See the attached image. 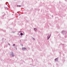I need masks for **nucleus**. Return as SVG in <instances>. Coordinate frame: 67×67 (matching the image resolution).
<instances>
[{
  "label": "nucleus",
  "mask_w": 67,
  "mask_h": 67,
  "mask_svg": "<svg viewBox=\"0 0 67 67\" xmlns=\"http://www.w3.org/2000/svg\"><path fill=\"white\" fill-rule=\"evenodd\" d=\"M49 37H48L47 38V40H49Z\"/></svg>",
  "instance_id": "obj_5"
},
{
  "label": "nucleus",
  "mask_w": 67,
  "mask_h": 67,
  "mask_svg": "<svg viewBox=\"0 0 67 67\" xmlns=\"http://www.w3.org/2000/svg\"><path fill=\"white\" fill-rule=\"evenodd\" d=\"M23 33H21V34H20V35H23Z\"/></svg>",
  "instance_id": "obj_3"
},
{
  "label": "nucleus",
  "mask_w": 67,
  "mask_h": 67,
  "mask_svg": "<svg viewBox=\"0 0 67 67\" xmlns=\"http://www.w3.org/2000/svg\"><path fill=\"white\" fill-rule=\"evenodd\" d=\"M24 49H26V48H23V50H24Z\"/></svg>",
  "instance_id": "obj_2"
},
{
  "label": "nucleus",
  "mask_w": 67,
  "mask_h": 67,
  "mask_svg": "<svg viewBox=\"0 0 67 67\" xmlns=\"http://www.w3.org/2000/svg\"><path fill=\"white\" fill-rule=\"evenodd\" d=\"M15 44H14L13 45V46H15Z\"/></svg>",
  "instance_id": "obj_7"
},
{
  "label": "nucleus",
  "mask_w": 67,
  "mask_h": 67,
  "mask_svg": "<svg viewBox=\"0 0 67 67\" xmlns=\"http://www.w3.org/2000/svg\"><path fill=\"white\" fill-rule=\"evenodd\" d=\"M19 7H21V5H18Z\"/></svg>",
  "instance_id": "obj_6"
},
{
  "label": "nucleus",
  "mask_w": 67,
  "mask_h": 67,
  "mask_svg": "<svg viewBox=\"0 0 67 67\" xmlns=\"http://www.w3.org/2000/svg\"><path fill=\"white\" fill-rule=\"evenodd\" d=\"M33 39H34V40H35V38H33Z\"/></svg>",
  "instance_id": "obj_9"
},
{
  "label": "nucleus",
  "mask_w": 67,
  "mask_h": 67,
  "mask_svg": "<svg viewBox=\"0 0 67 67\" xmlns=\"http://www.w3.org/2000/svg\"><path fill=\"white\" fill-rule=\"evenodd\" d=\"M34 30H35V31H36V30H37V29H36L35 28Z\"/></svg>",
  "instance_id": "obj_4"
},
{
  "label": "nucleus",
  "mask_w": 67,
  "mask_h": 67,
  "mask_svg": "<svg viewBox=\"0 0 67 67\" xmlns=\"http://www.w3.org/2000/svg\"><path fill=\"white\" fill-rule=\"evenodd\" d=\"M18 6H19V5H17V7H18Z\"/></svg>",
  "instance_id": "obj_10"
},
{
  "label": "nucleus",
  "mask_w": 67,
  "mask_h": 67,
  "mask_svg": "<svg viewBox=\"0 0 67 67\" xmlns=\"http://www.w3.org/2000/svg\"><path fill=\"white\" fill-rule=\"evenodd\" d=\"M14 56V54H12V56Z\"/></svg>",
  "instance_id": "obj_8"
},
{
  "label": "nucleus",
  "mask_w": 67,
  "mask_h": 67,
  "mask_svg": "<svg viewBox=\"0 0 67 67\" xmlns=\"http://www.w3.org/2000/svg\"><path fill=\"white\" fill-rule=\"evenodd\" d=\"M55 61L57 62V61H58V59L57 58L55 59Z\"/></svg>",
  "instance_id": "obj_1"
}]
</instances>
